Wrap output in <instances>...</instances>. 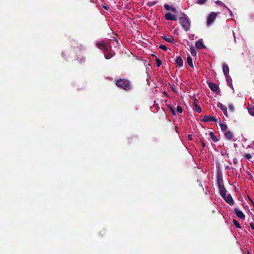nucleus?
Segmentation results:
<instances>
[{"label": "nucleus", "instance_id": "7ed1b4c3", "mask_svg": "<svg viewBox=\"0 0 254 254\" xmlns=\"http://www.w3.org/2000/svg\"><path fill=\"white\" fill-rule=\"evenodd\" d=\"M217 15V13L214 12H211L207 19V24L208 25H210L211 23L213 22L216 16Z\"/></svg>", "mask_w": 254, "mask_h": 254}, {"label": "nucleus", "instance_id": "9b49d317", "mask_svg": "<svg viewBox=\"0 0 254 254\" xmlns=\"http://www.w3.org/2000/svg\"><path fill=\"white\" fill-rule=\"evenodd\" d=\"M222 69L225 76H227L229 75V68L228 65L226 64H223L222 65Z\"/></svg>", "mask_w": 254, "mask_h": 254}, {"label": "nucleus", "instance_id": "0eeeda50", "mask_svg": "<svg viewBox=\"0 0 254 254\" xmlns=\"http://www.w3.org/2000/svg\"><path fill=\"white\" fill-rule=\"evenodd\" d=\"M234 212L238 217L241 219L245 220V215L242 211L238 210L237 208H235L234 209Z\"/></svg>", "mask_w": 254, "mask_h": 254}, {"label": "nucleus", "instance_id": "a18cd8bd", "mask_svg": "<svg viewBox=\"0 0 254 254\" xmlns=\"http://www.w3.org/2000/svg\"><path fill=\"white\" fill-rule=\"evenodd\" d=\"M152 56L154 57L155 58L156 57V56L154 54H152Z\"/></svg>", "mask_w": 254, "mask_h": 254}, {"label": "nucleus", "instance_id": "3c124183", "mask_svg": "<svg viewBox=\"0 0 254 254\" xmlns=\"http://www.w3.org/2000/svg\"><path fill=\"white\" fill-rule=\"evenodd\" d=\"M248 254H250L249 252H248Z\"/></svg>", "mask_w": 254, "mask_h": 254}, {"label": "nucleus", "instance_id": "412c9836", "mask_svg": "<svg viewBox=\"0 0 254 254\" xmlns=\"http://www.w3.org/2000/svg\"><path fill=\"white\" fill-rule=\"evenodd\" d=\"M219 125L221 129L223 131H226L227 129V126L226 124H223L222 122H221L220 119H219Z\"/></svg>", "mask_w": 254, "mask_h": 254}, {"label": "nucleus", "instance_id": "f704fd0d", "mask_svg": "<svg viewBox=\"0 0 254 254\" xmlns=\"http://www.w3.org/2000/svg\"><path fill=\"white\" fill-rule=\"evenodd\" d=\"M249 112L250 114H251L252 115L254 116V107L250 108L249 109Z\"/></svg>", "mask_w": 254, "mask_h": 254}, {"label": "nucleus", "instance_id": "c03bdc74", "mask_svg": "<svg viewBox=\"0 0 254 254\" xmlns=\"http://www.w3.org/2000/svg\"><path fill=\"white\" fill-rule=\"evenodd\" d=\"M188 138H189L190 140H191V139H192L191 135H188Z\"/></svg>", "mask_w": 254, "mask_h": 254}, {"label": "nucleus", "instance_id": "72a5a7b5", "mask_svg": "<svg viewBox=\"0 0 254 254\" xmlns=\"http://www.w3.org/2000/svg\"><path fill=\"white\" fill-rule=\"evenodd\" d=\"M245 157L249 160L252 158L251 154L249 153H246L245 154Z\"/></svg>", "mask_w": 254, "mask_h": 254}, {"label": "nucleus", "instance_id": "2f4dec72", "mask_svg": "<svg viewBox=\"0 0 254 254\" xmlns=\"http://www.w3.org/2000/svg\"><path fill=\"white\" fill-rule=\"evenodd\" d=\"M177 111L178 113H182L183 112V109L181 106H178L177 107Z\"/></svg>", "mask_w": 254, "mask_h": 254}, {"label": "nucleus", "instance_id": "bb28decb", "mask_svg": "<svg viewBox=\"0 0 254 254\" xmlns=\"http://www.w3.org/2000/svg\"><path fill=\"white\" fill-rule=\"evenodd\" d=\"M167 107L170 109V110L172 114L173 115H175V111L174 109H173V108L170 105H167Z\"/></svg>", "mask_w": 254, "mask_h": 254}, {"label": "nucleus", "instance_id": "de8ad7c7", "mask_svg": "<svg viewBox=\"0 0 254 254\" xmlns=\"http://www.w3.org/2000/svg\"><path fill=\"white\" fill-rule=\"evenodd\" d=\"M174 33H177V30H174Z\"/></svg>", "mask_w": 254, "mask_h": 254}, {"label": "nucleus", "instance_id": "a878e982", "mask_svg": "<svg viewBox=\"0 0 254 254\" xmlns=\"http://www.w3.org/2000/svg\"><path fill=\"white\" fill-rule=\"evenodd\" d=\"M156 63L157 67H159L161 66L162 64L161 61L157 57H156Z\"/></svg>", "mask_w": 254, "mask_h": 254}, {"label": "nucleus", "instance_id": "58836bf2", "mask_svg": "<svg viewBox=\"0 0 254 254\" xmlns=\"http://www.w3.org/2000/svg\"><path fill=\"white\" fill-rule=\"evenodd\" d=\"M103 7L105 9L107 10H108L109 9V6H108V5H103Z\"/></svg>", "mask_w": 254, "mask_h": 254}, {"label": "nucleus", "instance_id": "f03ea898", "mask_svg": "<svg viewBox=\"0 0 254 254\" xmlns=\"http://www.w3.org/2000/svg\"><path fill=\"white\" fill-rule=\"evenodd\" d=\"M180 23L186 31H188L190 28V21L188 18L182 17L179 19Z\"/></svg>", "mask_w": 254, "mask_h": 254}, {"label": "nucleus", "instance_id": "2eb2a0df", "mask_svg": "<svg viewBox=\"0 0 254 254\" xmlns=\"http://www.w3.org/2000/svg\"><path fill=\"white\" fill-rule=\"evenodd\" d=\"M198 100L195 99L193 103V106L195 107V111L197 113H200L201 112V108L198 105H197Z\"/></svg>", "mask_w": 254, "mask_h": 254}, {"label": "nucleus", "instance_id": "4468645a", "mask_svg": "<svg viewBox=\"0 0 254 254\" xmlns=\"http://www.w3.org/2000/svg\"><path fill=\"white\" fill-rule=\"evenodd\" d=\"M218 188L220 191V194L222 196V197L225 196V195L226 194L227 190L225 189L224 185L220 186L218 187Z\"/></svg>", "mask_w": 254, "mask_h": 254}, {"label": "nucleus", "instance_id": "5701e85b", "mask_svg": "<svg viewBox=\"0 0 254 254\" xmlns=\"http://www.w3.org/2000/svg\"><path fill=\"white\" fill-rule=\"evenodd\" d=\"M190 53H191V55L193 57L196 56V50L193 46H191L190 47Z\"/></svg>", "mask_w": 254, "mask_h": 254}, {"label": "nucleus", "instance_id": "aec40b11", "mask_svg": "<svg viewBox=\"0 0 254 254\" xmlns=\"http://www.w3.org/2000/svg\"><path fill=\"white\" fill-rule=\"evenodd\" d=\"M220 108L221 110L223 112L224 114L225 115L226 117H228V114H227V107L222 105V104H220Z\"/></svg>", "mask_w": 254, "mask_h": 254}, {"label": "nucleus", "instance_id": "a19ab883", "mask_svg": "<svg viewBox=\"0 0 254 254\" xmlns=\"http://www.w3.org/2000/svg\"><path fill=\"white\" fill-rule=\"evenodd\" d=\"M250 227L251 228L254 230V223H250Z\"/></svg>", "mask_w": 254, "mask_h": 254}, {"label": "nucleus", "instance_id": "b1692460", "mask_svg": "<svg viewBox=\"0 0 254 254\" xmlns=\"http://www.w3.org/2000/svg\"><path fill=\"white\" fill-rule=\"evenodd\" d=\"M187 62H188L189 65L190 67H193L192 60V58L190 56H188V58H187Z\"/></svg>", "mask_w": 254, "mask_h": 254}, {"label": "nucleus", "instance_id": "49530a36", "mask_svg": "<svg viewBox=\"0 0 254 254\" xmlns=\"http://www.w3.org/2000/svg\"><path fill=\"white\" fill-rule=\"evenodd\" d=\"M174 33H177V30H174Z\"/></svg>", "mask_w": 254, "mask_h": 254}, {"label": "nucleus", "instance_id": "f3484780", "mask_svg": "<svg viewBox=\"0 0 254 254\" xmlns=\"http://www.w3.org/2000/svg\"><path fill=\"white\" fill-rule=\"evenodd\" d=\"M163 39L166 41L170 43H173L174 41V38L171 35H169L168 37L166 36H163Z\"/></svg>", "mask_w": 254, "mask_h": 254}, {"label": "nucleus", "instance_id": "473e14b6", "mask_svg": "<svg viewBox=\"0 0 254 254\" xmlns=\"http://www.w3.org/2000/svg\"><path fill=\"white\" fill-rule=\"evenodd\" d=\"M156 1H150L149 2H148L147 3V5L148 6H151L152 5H154L156 4Z\"/></svg>", "mask_w": 254, "mask_h": 254}, {"label": "nucleus", "instance_id": "6ab92c4d", "mask_svg": "<svg viewBox=\"0 0 254 254\" xmlns=\"http://www.w3.org/2000/svg\"><path fill=\"white\" fill-rule=\"evenodd\" d=\"M225 77H226V81H227L228 86L229 87H231L232 88H233L232 80L230 76L229 75H228L227 76H225Z\"/></svg>", "mask_w": 254, "mask_h": 254}, {"label": "nucleus", "instance_id": "7c9ffc66", "mask_svg": "<svg viewBox=\"0 0 254 254\" xmlns=\"http://www.w3.org/2000/svg\"><path fill=\"white\" fill-rule=\"evenodd\" d=\"M229 109L230 111H231L232 113L234 112L235 108L233 105L230 104L229 105Z\"/></svg>", "mask_w": 254, "mask_h": 254}, {"label": "nucleus", "instance_id": "39448f33", "mask_svg": "<svg viewBox=\"0 0 254 254\" xmlns=\"http://www.w3.org/2000/svg\"><path fill=\"white\" fill-rule=\"evenodd\" d=\"M224 200L230 205H233L234 203V201L233 199V198L230 194H226L225 196L222 197Z\"/></svg>", "mask_w": 254, "mask_h": 254}, {"label": "nucleus", "instance_id": "ea45409f", "mask_svg": "<svg viewBox=\"0 0 254 254\" xmlns=\"http://www.w3.org/2000/svg\"><path fill=\"white\" fill-rule=\"evenodd\" d=\"M249 199L250 200V201L252 202L253 206L254 207V202H253L252 199L251 197H250L249 196H248Z\"/></svg>", "mask_w": 254, "mask_h": 254}, {"label": "nucleus", "instance_id": "ddd939ff", "mask_svg": "<svg viewBox=\"0 0 254 254\" xmlns=\"http://www.w3.org/2000/svg\"><path fill=\"white\" fill-rule=\"evenodd\" d=\"M217 185H218V187L220 186H221V185H224L222 176L221 174H219V173L217 174Z\"/></svg>", "mask_w": 254, "mask_h": 254}, {"label": "nucleus", "instance_id": "4c0bfd02", "mask_svg": "<svg viewBox=\"0 0 254 254\" xmlns=\"http://www.w3.org/2000/svg\"><path fill=\"white\" fill-rule=\"evenodd\" d=\"M200 142H201V145H202V147L203 148H204L205 146V144L204 142V141L203 140H200Z\"/></svg>", "mask_w": 254, "mask_h": 254}, {"label": "nucleus", "instance_id": "c756f323", "mask_svg": "<svg viewBox=\"0 0 254 254\" xmlns=\"http://www.w3.org/2000/svg\"><path fill=\"white\" fill-rule=\"evenodd\" d=\"M207 0H197V3L202 5Z\"/></svg>", "mask_w": 254, "mask_h": 254}, {"label": "nucleus", "instance_id": "f257e3e1", "mask_svg": "<svg viewBox=\"0 0 254 254\" xmlns=\"http://www.w3.org/2000/svg\"><path fill=\"white\" fill-rule=\"evenodd\" d=\"M116 85L118 87L122 88L126 91L130 90L131 87L130 81L126 79H119L117 81Z\"/></svg>", "mask_w": 254, "mask_h": 254}, {"label": "nucleus", "instance_id": "a211bd4d", "mask_svg": "<svg viewBox=\"0 0 254 254\" xmlns=\"http://www.w3.org/2000/svg\"><path fill=\"white\" fill-rule=\"evenodd\" d=\"M110 44H112L115 47H117L119 45L118 41L116 37H114L112 40H110Z\"/></svg>", "mask_w": 254, "mask_h": 254}, {"label": "nucleus", "instance_id": "393cba45", "mask_svg": "<svg viewBox=\"0 0 254 254\" xmlns=\"http://www.w3.org/2000/svg\"><path fill=\"white\" fill-rule=\"evenodd\" d=\"M233 222L234 223V224L235 225V226L239 228V229H241L242 228V227L241 226V225H240V224L239 223V222L236 220V219H233Z\"/></svg>", "mask_w": 254, "mask_h": 254}, {"label": "nucleus", "instance_id": "37998d69", "mask_svg": "<svg viewBox=\"0 0 254 254\" xmlns=\"http://www.w3.org/2000/svg\"><path fill=\"white\" fill-rule=\"evenodd\" d=\"M80 61L82 62H85V59L84 58H82V59H81Z\"/></svg>", "mask_w": 254, "mask_h": 254}, {"label": "nucleus", "instance_id": "20e7f679", "mask_svg": "<svg viewBox=\"0 0 254 254\" xmlns=\"http://www.w3.org/2000/svg\"><path fill=\"white\" fill-rule=\"evenodd\" d=\"M201 121L204 122H214L216 123L217 122V120L213 116L211 115H206L204 116L203 119L201 120Z\"/></svg>", "mask_w": 254, "mask_h": 254}, {"label": "nucleus", "instance_id": "c85d7f7f", "mask_svg": "<svg viewBox=\"0 0 254 254\" xmlns=\"http://www.w3.org/2000/svg\"><path fill=\"white\" fill-rule=\"evenodd\" d=\"M113 56V55H112L111 54H105L104 57L106 59H110Z\"/></svg>", "mask_w": 254, "mask_h": 254}, {"label": "nucleus", "instance_id": "603ef678", "mask_svg": "<svg viewBox=\"0 0 254 254\" xmlns=\"http://www.w3.org/2000/svg\"><path fill=\"white\" fill-rule=\"evenodd\" d=\"M253 144H254V141L253 142Z\"/></svg>", "mask_w": 254, "mask_h": 254}, {"label": "nucleus", "instance_id": "cd10ccee", "mask_svg": "<svg viewBox=\"0 0 254 254\" xmlns=\"http://www.w3.org/2000/svg\"><path fill=\"white\" fill-rule=\"evenodd\" d=\"M159 48L164 51H166L167 50V47L164 45H160Z\"/></svg>", "mask_w": 254, "mask_h": 254}, {"label": "nucleus", "instance_id": "6e6552de", "mask_svg": "<svg viewBox=\"0 0 254 254\" xmlns=\"http://www.w3.org/2000/svg\"><path fill=\"white\" fill-rule=\"evenodd\" d=\"M208 86L210 89L213 92H217L219 89V86L213 82H209L208 83Z\"/></svg>", "mask_w": 254, "mask_h": 254}, {"label": "nucleus", "instance_id": "423d86ee", "mask_svg": "<svg viewBox=\"0 0 254 254\" xmlns=\"http://www.w3.org/2000/svg\"><path fill=\"white\" fill-rule=\"evenodd\" d=\"M98 49L103 50L105 53L107 52L108 50L106 46L103 42H98L96 44Z\"/></svg>", "mask_w": 254, "mask_h": 254}, {"label": "nucleus", "instance_id": "4be33fe9", "mask_svg": "<svg viewBox=\"0 0 254 254\" xmlns=\"http://www.w3.org/2000/svg\"><path fill=\"white\" fill-rule=\"evenodd\" d=\"M210 136L211 138V139L214 142H217L218 141V139L216 137V136L214 135V133L211 131L209 133Z\"/></svg>", "mask_w": 254, "mask_h": 254}, {"label": "nucleus", "instance_id": "8fccbe9b", "mask_svg": "<svg viewBox=\"0 0 254 254\" xmlns=\"http://www.w3.org/2000/svg\"><path fill=\"white\" fill-rule=\"evenodd\" d=\"M87 1L91 2V0H87Z\"/></svg>", "mask_w": 254, "mask_h": 254}, {"label": "nucleus", "instance_id": "e433bc0d", "mask_svg": "<svg viewBox=\"0 0 254 254\" xmlns=\"http://www.w3.org/2000/svg\"><path fill=\"white\" fill-rule=\"evenodd\" d=\"M217 4H219V5H224V3L223 2H222V1H221L220 0H217L215 2Z\"/></svg>", "mask_w": 254, "mask_h": 254}, {"label": "nucleus", "instance_id": "f8f14e48", "mask_svg": "<svg viewBox=\"0 0 254 254\" xmlns=\"http://www.w3.org/2000/svg\"><path fill=\"white\" fill-rule=\"evenodd\" d=\"M202 40H199L195 42V46L198 49H203L205 48V45L202 43Z\"/></svg>", "mask_w": 254, "mask_h": 254}, {"label": "nucleus", "instance_id": "dca6fc26", "mask_svg": "<svg viewBox=\"0 0 254 254\" xmlns=\"http://www.w3.org/2000/svg\"><path fill=\"white\" fill-rule=\"evenodd\" d=\"M175 62L179 67H182L183 65V60L181 56L177 57Z\"/></svg>", "mask_w": 254, "mask_h": 254}, {"label": "nucleus", "instance_id": "79ce46f5", "mask_svg": "<svg viewBox=\"0 0 254 254\" xmlns=\"http://www.w3.org/2000/svg\"><path fill=\"white\" fill-rule=\"evenodd\" d=\"M170 10H171V11H173L174 12H176V9L175 8H174V7H171Z\"/></svg>", "mask_w": 254, "mask_h": 254}, {"label": "nucleus", "instance_id": "09e8293b", "mask_svg": "<svg viewBox=\"0 0 254 254\" xmlns=\"http://www.w3.org/2000/svg\"><path fill=\"white\" fill-rule=\"evenodd\" d=\"M164 94L166 95L167 93L166 92H164Z\"/></svg>", "mask_w": 254, "mask_h": 254}, {"label": "nucleus", "instance_id": "c9c22d12", "mask_svg": "<svg viewBox=\"0 0 254 254\" xmlns=\"http://www.w3.org/2000/svg\"><path fill=\"white\" fill-rule=\"evenodd\" d=\"M164 7L167 10H170L171 8V7L168 4H165Z\"/></svg>", "mask_w": 254, "mask_h": 254}, {"label": "nucleus", "instance_id": "1a4fd4ad", "mask_svg": "<svg viewBox=\"0 0 254 254\" xmlns=\"http://www.w3.org/2000/svg\"><path fill=\"white\" fill-rule=\"evenodd\" d=\"M165 17L167 20L177 21V18L175 15L169 12L165 14Z\"/></svg>", "mask_w": 254, "mask_h": 254}, {"label": "nucleus", "instance_id": "9d476101", "mask_svg": "<svg viewBox=\"0 0 254 254\" xmlns=\"http://www.w3.org/2000/svg\"><path fill=\"white\" fill-rule=\"evenodd\" d=\"M224 135L226 138L229 141L231 140L234 137L233 133L230 130L226 131L224 133Z\"/></svg>", "mask_w": 254, "mask_h": 254}]
</instances>
